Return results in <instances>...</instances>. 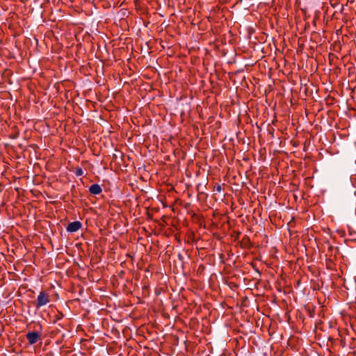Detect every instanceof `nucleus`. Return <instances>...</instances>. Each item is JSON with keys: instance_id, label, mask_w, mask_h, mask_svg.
Returning a JSON list of instances; mask_svg holds the SVG:
<instances>
[{"instance_id": "ddd939ff", "label": "nucleus", "mask_w": 356, "mask_h": 356, "mask_svg": "<svg viewBox=\"0 0 356 356\" xmlns=\"http://www.w3.org/2000/svg\"><path fill=\"white\" fill-rule=\"evenodd\" d=\"M305 248H306V246H304ZM305 251H308V249L307 248H305Z\"/></svg>"}, {"instance_id": "7ed1b4c3", "label": "nucleus", "mask_w": 356, "mask_h": 356, "mask_svg": "<svg viewBox=\"0 0 356 356\" xmlns=\"http://www.w3.org/2000/svg\"><path fill=\"white\" fill-rule=\"evenodd\" d=\"M26 338L29 341V343L31 345H33L35 343L40 339V335L37 332H30L26 334Z\"/></svg>"}, {"instance_id": "f8f14e48", "label": "nucleus", "mask_w": 356, "mask_h": 356, "mask_svg": "<svg viewBox=\"0 0 356 356\" xmlns=\"http://www.w3.org/2000/svg\"><path fill=\"white\" fill-rule=\"evenodd\" d=\"M335 250H336V252H339V248L337 246L335 248Z\"/></svg>"}, {"instance_id": "423d86ee", "label": "nucleus", "mask_w": 356, "mask_h": 356, "mask_svg": "<svg viewBox=\"0 0 356 356\" xmlns=\"http://www.w3.org/2000/svg\"><path fill=\"white\" fill-rule=\"evenodd\" d=\"M83 171L82 168H77L76 169V170H75V175H76V176H81V175H83Z\"/></svg>"}, {"instance_id": "1a4fd4ad", "label": "nucleus", "mask_w": 356, "mask_h": 356, "mask_svg": "<svg viewBox=\"0 0 356 356\" xmlns=\"http://www.w3.org/2000/svg\"><path fill=\"white\" fill-rule=\"evenodd\" d=\"M271 252H273V253L277 252V249H276V248H275V247H273V248H272V251H271Z\"/></svg>"}, {"instance_id": "6e6552de", "label": "nucleus", "mask_w": 356, "mask_h": 356, "mask_svg": "<svg viewBox=\"0 0 356 356\" xmlns=\"http://www.w3.org/2000/svg\"><path fill=\"white\" fill-rule=\"evenodd\" d=\"M216 191L217 192H220V191H221V186H220V185L217 186L216 187Z\"/></svg>"}, {"instance_id": "39448f33", "label": "nucleus", "mask_w": 356, "mask_h": 356, "mask_svg": "<svg viewBox=\"0 0 356 356\" xmlns=\"http://www.w3.org/2000/svg\"><path fill=\"white\" fill-rule=\"evenodd\" d=\"M102 246H95V250H93V252L95 253V255L98 257H100L99 255V252L102 253V250H100L99 248H101Z\"/></svg>"}, {"instance_id": "0eeeda50", "label": "nucleus", "mask_w": 356, "mask_h": 356, "mask_svg": "<svg viewBox=\"0 0 356 356\" xmlns=\"http://www.w3.org/2000/svg\"><path fill=\"white\" fill-rule=\"evenodd\" d=\"M36 251L38 252H40V251L44 252V251H45V248L44 246H40V247L37 248Z\"/></svg>"}, {"instance_id": "9d476101", "label": "nucleus", "mask_w": 356, "mask_h": 356, "mask_svg": "<svg viewBox=\"0 0 356 356\" xmlns=\"http://www.w3.org/2000/svg\"><path fill=\"white\" fill-rule=\"evenodd\" d=\"M333 249H334V246H329V250H330V251H332V250H333Z\"/></svg>"}, {"instance_id": "9b49d317", "label": "nucleus", "mask_w": 356, "mask_h": 356, "mask_svg": "<svg viewBox=\"0 0 356 356\" xmlns=\"http://www.w3.org/2000/svg\"><path fill=\"white\" fill-rule=\"evenodd\" d=\"M224 257H225L224 254H223V253H221V254H220V257H221L222 259H223V258H224Z\"/></svg>"}, {"instance_id": "20e7f679", "label": "nucleus", "mask_w": 356, "mask_h": 356, "mask_svg": "<svg viewBox=\"0 0 356 356\" xmlns=\"http://www.w3.org/2000/svg\"><path fill=\"white\" fill-rule=\"evenodd\" d=\"M102 189L98 184H92L89 187V192L92 195H99L102 193Z\"/></svg>"}, {"instance_id": "f257e3e1", "label": "nucleus", "mask_w": 356, "mask_h": 356, "mask_svg": "<svg viewBox=\"0 0 356 356\" xmlns=\"http://www.w3.org/2000/svg\"><path fill=\"white\" fill-rule=\"evenodd\" d=\"M49 302V296L44 291H41L38 296L36 307H40Z\"/></svg>"}, {"instance_id": "f03ea898", "label": "nucleus", "mask_w": 356, "mask_h": 356, "mask_svg": "<svg viewBox=\"0 0 356 356\" xmlns=\"http://www.w3.org/2000/svg\"><path fill=\"white\" fill-rule=\"evenodd\" d=\"M82 227V223L80 221H74L70 222L66 227L68 232L73 233L77 232Z\"/></svg>"}]
</instances>
